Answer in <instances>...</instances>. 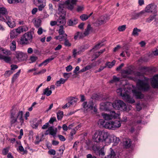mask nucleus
<instances>
[{
    "mask_svg": "<svg viewBox=\"0 0 158 158\" xmlns=\"http://www.w3.org/2000/svg\"><path fill=\"white\" fill-rule=\"evenodd\" d=\"M34 32L28 31L24 34L21 38L19 42L22 45L28 44L31 43L33 38Z\"/></svg>",
    "mask_w": 158,
    "mask_h": 158,
    "instance_id": "nucleus-1",
    "label": "nucleus"
},
{
    "mask_svg": "<svg viewBox=\"0 0 158 158\" xmlns=\"http://www.w3.org/2000/svg\"><path fill=\"white\" fill-rule=\"evenodd\" d=\"M94 103L93 101L84 102L82 104V106L85 113H87L91 111L94 109V111L96 113L97 111V109L95 106H94Z\"/></svg>",
    "mask_w": 158,
    "mask_h": 158,
    "instance_id": "nucleus-2",
    "label": "nucleus"
},
{
    "mask_svg": "<svg viewBox=\"0 0 158 158\" xmlns=\"http://www.w3.org/2000/svg\"><path fill=\"white\" fill-rule=\"evenodd\" d=\"M122 91L123 89L122 88H120L116 90L117 93H120V95L122 97V98L126 102L131 104L135 102V100L129 95L128 92H125V93H123Z\"/></svg>",
    "mask_w": 158,
    "mask_h": 158,
    "instance_id": "nucleus-3",
    "label": "nucleus"
},
{
    "mask_svg": "<svg viewBox=\"0 0 158 158\" xmlns=\"http://www.w3.org/2000/svg\"><path fill=\"white\" fill-rule=\"evenodd\" d=\"M112 104L113 107L115 109L123 111H126L127 109L126 104L121 100H116Z\"/></svg>",
    "mask_w": 158,
    "mask_h": 158,
    "instance_id": "nucleus-4",
    "label": "nucleus"
},
{
    "mask_svg": "<svg viewBox=\"0 0 158 158\" xmlns=\"http://www.w3.org/2000/svg\"><path fill=\"white\" fill-rule=\"evenodd\" d=\"M104 133V131L100 130L96 131L93 136V141L96 143L103 142V136H106Z\"/></svg>",
    "mask_w": 158,
    "mask_h": 158,
    "instance_id": "nucleus-5",
    "label": "nucleus"
},
{
    "mask_svg": "<svg viewBox=\"0 0 158 158\" xmlns=\"http://www.w3.org/2000/svg\"><path fill=\"white\" fill-rule=\"evenodd\" d=\"M137 85L139 89L144 91H147L150 89L148 83L143 80H139L137 82Z\"/></svg>",
    "mask_w": 158,
    "mask_h": 158,
    "instance_id": "nucleus-6",
    "label": "nucleus"
},
{
    "mask_svg": "<svg viewBox=\"0 0 158 158\" xmlns=\"http://www.w3.org/2000/svg\"><path fill=\"white\" fill-rule=\"evenodd\" d=\"M102 115L105 120H108L113 118H115L119 116V114L116 113L114 111H111L110 114L102 113Z\"/></svg>",
    "mask_w": 158,
    "mask_h": 158,
    "instance_id": "nucleus-7",
    "label": "nucleus"
},
{
    "mask_svg": "<svg viewBox=\"0 0 158 158\" xmlns=\"http://www.w3.org/2000/svg\"><path fill=\"white\" fill-rule=\"evenodd\" d=\"M6 19L3 18V20L5 22L8 26L10 28H13L15 26V20L11 17L8 16H6Z\"/></svg>",
    "mask_w": 158,
    "mask_h": 158,
    "instance_id": "nucleus-8",
    "label": "nucleus"
},
{
    "mask_svg": "<svg viewBox=\"0 0 158 158\" xmlns=\"http://www.w3.org/2000/svg\"><path fill=\"white\" fill-rule=\"evenodd\" d=\"M112 103L108 102H102L100 104V109L105 111H110L113 107Z\"/></svg>",
    "mask_w": 158,
    "mask_h": 158,
    "instance_id": "nucleus-9",
    "label": "nucleus"
},
{
    "mask_svg": "<svg viewBox=\"0 0 158 158\" xmlns=\"http://www.w3.org/2000/svg\"><path fill=\"white\" fill-rule=\"evenodd\" d=\"M156 6L151 3L148 5L145 8V12L149 13H155L156 12Z\"/></svg>",
    "mask_w": 158,
    "mask_h": 158,
    "instance_id": "nucleus-10",
    "label": "nucleus"
},
{
    "mask_svg": "<svg viewBox=\"0 0 158 158\" xmlns=\"http://www.w3.org/2000/svg\"><path fill=\"white\" fill-rule=\"evenodd\" d=\"M57 132V128H54L53 126H51L49 127L48 130H47L45 133L44 135H45L49 134L52 135L53 137H55L56 134Z\"/></svg>",
    "mask_w": 158,
    "mask_h": 158,
    "instance_id": "nucleus-11",
    "label": "nucleus"
},
{
    "mask_svg": "<svg viewBox=\"0 0 158 158\" xmlns=\"http://www.w3.org/2000/svg\"><path fill=\"white\" fill-rule=\"evenodd\" d=\"M15 55L16 58L19 61L24 60L27 57L26 53L19 51L15 52Z\"/></svg>",
    "mask_w": 158,
    "mask_h": 158,
    "instance_id": "nucleus-12",
    "label": "nucleus"
},
{
    "mask_svg": "<svg viewBox=\"0 0 158 158\" xmlns=\"http://www.w3.org/2000/svg\"><path fill=\"white\" fill-rule=\"evenodd\" d=\"M151 83L153 88L158 89V74H156L153 77Z\"/></svg>",
    "mask_w": 158,
    "mask_h": 158,
    "instance_id": "nucleus-13",
    "label": "nucleus"
},
{
    "mask_svg": "<svg viewBox=\"0 0 158 158\" xmlns=\"http://www.w3.org/2000/svg\"><path fill=\"white\" fill-rule=\"evenodd\" d=\"M65 14L64 11H63L62 15H60L59 18L57 20V22L58 25L62 24L64 25L66 23L65 19Z\"/></svg>",
    "mask_w": 158,
    "mask_h": 158,
    "instance_id": "nucleus-14",
    "label": "nucleus"
},
{
    "mask_svg": "<svg viewBox=\"0 0 158 158\" xmlns=\"http://www.w3.org/2000/svg\"><path fill=\"white\" fill-rule=\"evenodd\" d=\"M3 49V48L0 47V59L3 60L6 63H8L11 61V58L10 57L5 56L2 54Z\"/></svg>",
    "mask_w": 158,
    "mask_h": 158,
    "instance_id": "nucleus-15",
    "label": "nucleus"
},
{
    "mask_svg": "<svg viewBox=\"0 0 158 158\" xmlns=\"http://www.w3.org/2000/svg\"><path fill=\"white\" fill-rule=\"evenodd\" d=\"M132 92L133 95L137 99H142L144 97L143 94L141 92L138 91L136 90H133Z\"/></svg>",
    "mask_w": 158,
    "mask_h": 158,
    "instance_id": "nucleus-16",
    "label": "nucleus"
},
{
    "mask_svg": "<svg viewBox=\"0 0 158 158\" xmlns=\"http://www.w3.org/2000/svg\"><path fill=\"white\" fill-rule=\"evenodd\" d=\"M106 22L105 18L103 16H101L95 22V24L97 26H99Z\"/></svg>",
    "mask_w": 158,
    "mask_h": 158,
    "instance_id": "nucleus-17",
    "label": "nucleus"
},
{
    "mask_svg": "<svg viewBox=\"0 0 158 158\" xmlns=\"http://www.w3.org/2000/svg\"><path fill=\"white\" fill-rule=\"evenodd\" d=\"M17 118L15 115V113L12 112L11 114L10 122L11 125L15 123L17 121Z\"/></svg>",
    "mask_w": 158,
    "mask_h": 158,
    "instance_id": "nucleus-18",
    "label": "nucleus"
},
{
    "mask_svg": "<svg viewBox=\"0 0 158 158\" xmlns=\"http://www.w3.org/2000/svg\"><path fill=\"white\" fill-rule=\"evenodd\" d=\"M67 35L66 34H64V35H59L56 36L54 38L56 40H58L60 41H62L64 40L67 38Z\"/></svg>",
    "mask_w": 158,
    "mask_h": 158,
    "instance_id": "nucleus-19",
    "label": "nucleus"
},
{
    "mask_svg": "<svg viewBox=\"0 0 158 158\" xmlns=\"http://www.w3.org/2000/svg\"><path fill=\"white\" fill-rule=\"evenodd\" d=\"M77 19L76 18L69 19L67 22V23L69 26H73L77 24Z\"/></svg>",
    "mask_w": 158,
    "mask_h": 158,
    "instance_id": "nucleus-20",
    "label": "nucleus"
},
{
    "mask_svg": "<svg viewBox=\"0 0 158 158\" xmlns=\"http://www.w3.org/2000/svg\"><path fill=\"white\" fill-rule=\"evenodd\" d=\"M121 123L119 121L116 120L113 121V130H115L117 128L120 127L121 126Z\"/></svg>",
    "mask_w": 158,
    "mask_h": 158,
    "instance_id": "nucleus-21",
    "label": "nucleus"
},
{
    "mask_svg": "<svg viewBox=\"0 0 158 158\" xmlns=\"http://www.w3.org/2000/svg\"><path fill=\"white\" fill-rule=\"evenodd\" d=\"M145 13V11H142L138 13H135L132 15V19H136L139 18V17L141 16L142 15Z\"/></svg>",
    "mask_w": 158,
    "mask_h": 158,
    "instance_id": "nucleus-22",
    "label": "nucleus"
},
{
    "mask_svg": "<svg viewBox=\"0 0 158 158\" xmlns=\"http://www.w3.org/2000/svg\"><path fill=\"white\" fill-rule=\"evenodd\" d=\"M104 134L106 135V136H103V142H105L106 143H110V139H109V133L107 132L104 131Z\"/></svg>",
    "mask_w": 158,
    "mask_h": 158,
    "instance_id": "nucleus-23",
    "label": "nucleus"
},
{
    "mask_svg": "<svg viewBox=\"0 0 158 158\" xmlns=\"http://www.w3.org/2000/svg\"><path fill=\"white\" fill-rule=\"evenodd\" d=\"M110 153L109 155L105 157V158H116V155L114 151L111 148H110Z\"/></svg>",
    "mask_w": 158,
    "mask_h": 158,
    "instance_id": "nucleus-24",
    "label": "nucleus"
},
{
    "mask_svg": "<svg viewBox=\"0 0 158 158\" xmlns=\"http://www.w3.org/2000/svg\"><path fill=\"white\" fill-rule=\"evenodd\" d=\"M92 28L91 27V25L90 24L88 25L86 28L85 29V31L84 33V36H87L88 35L90 31H92Z\"/></svg>",
    "mask_w": 158,
    "mask_h": 158,
    "instance_id": "nucleus-25",
    "label": "nucleus"
},
{
    "mask_svg": "<svg viewBox=\"0 0 158 158\" xmlns=\"http://www.w3.org/2000/svg\"><path fill=\"white\" fill-rule=\"evenodd\" d=\"M113 121L106 122L105 128L113 130Z\"/></svg>",
    "mask_w": 158,
    "mask_h": 158,
    "instance_id": "nucleus-26",
    "label": "nucleus"
},
{
    "mask_svg": "<svg viewBox=\"0 0 158 158\" xmlns=\"http://www.w3.org/2000/svg\"><path fill=\"white\" fill-rule=\"evenodd\" d=\"M8 12L6 9L3 7H0V16L6 15L7 14Z\"/></svg>",
    "mask_w": 158,
    "mask_h": 158,
    "instance_id": "nucleus-27",
    "label": "nucleus"
},
{
    "mask_svg": "<svg viewBox=\"0 0 158 158\" xmlns=\"http://www.w3.org/2000/svg\"><path fill=\"white\" fill-rule=\"evenodd\" d=\"M52 93V91H51V90H50L49 88L48 87L44 90L42 95H46L47 96H48L51 95Z\"/></svg>",
    "mask_w": 158,
    "mask_h": 158,
    "instance_id": "nucleus-28",
    "label": "nucleus"
},
{
    "mask_svg": "<svg viewBox=\"0 0 158 158\" xmlns=\"http://www.w3.org/2000/svg\"><path fill=\"white\" fill-rule=\"evenodd\" d=\"M17 115V116H16V117L17 118L19 119L20 120V122L21 123H23V112L21 111H19Z\"/></svg>",
    "mask_w": 158,
    "mask_h": 158,
    "instance_id": "nucleus-29",
    "label": "nucleus"
},
{
    "mask_svg": "<svg viewBox=\"0 0 158 158\" xmlns=\"http://www.w3.org/2000/svg\"><path fill=\"white\" fill-rule=\"evenodd\" d=\"M67 80V79H64L63 78H60L59 81L56 82V85L57 86H60L61 84H64Z\"/></svg>",
    "mask_w": 158,
    "mask_h": 158,
    "instance_id": "nucleus-30",
    "label": "nucleus"
},
{
    "mask_svg": "<svg viewBox=\"0 0 158 158\" xmlns=\"http://www.w3.org/2000/svg\"><path fill=\"white\" fill-rule=\"evenodd\" d=\"M124 144L126 148H130L131 145V141L130 139H127L124 142Z\"/></svg>",
    "mask_w": 158,
    "mask_h": 158,
    "instance_id": "nucleus-31",
    "label": "nucleus"
},
{
    "mask_svg": "<svg viewBox=\"0 0 158 158\" xmlns=\"http://www.w3.org/2000/svg\"><path fill=\"white\" fill-rule=\"evenodd\" d=\"M64 115V113L63 111L59 110L57 113V119L58 120L62 119Z\"/></svg>",
    "mask_w": 158,
    "mask_h": 158,
    "instance_id": "nucleus-32",
    "label": "nucleus"
},
{
    "mask_svg": "<svg viewBox=\"0 0 158 158\" xmlns=\"http://www.w3.org/2000/svg\"><path fill=\"white\" fill-rule=\"evenodd\" d=\"M116 61L115 60H113L111 62H108L106 63V66L109 68H112L114 66L115 63Z\"/></svg>",
    "mask_w": 158,
    "mask_h": 158,
    "instance_id": "nucleus-33",
    "label": "nucleus"
},
{
    "mask_svg": "<svg viewBox=\"0 0 158 158\" xmlns=\"http://www.w3.org/2000/svg\"><path fill=\"white\" fill-rule=\"evenodd\" d=\"M21 72V69H19L18 71L15 74H14L12 78V82L13 83L15 81L16 79L19 75L20 73Z\"/></svg>",
    "mask_w": 158,
    "mask_h": 158,
    "instance_id": "nucleus-34",
    "label": "nucleus"
},
{
    "mask_svg": "<svg viewBox=\"0 0 158 158\" xmlns=\"http://www.w3.org/2000/svg\"><path fill=\"white\" fill-rule=\"evenodd\" d=\"M18 35V33L15 29L13 30L10 32V37L11 39L16 37Z\"/></svg>",
    "mask_w": 158,
    "mask_h": 158,
    "instance_id": "nucleus-35",
    "label": "nucleus"
},
{
    "mask_svg": "<svg viewBox=\"0 0 158 158\" xmlns=\"http://www.w3.org/2000/svg\"><path fill=\"white\" fill-rule=\"evenodd\" d=\"M141 31V29H138L137 27H135L133 30L132 34V35L134 36H138L139 35L138 32H140Z\"/></svg>",
    "mask_w": 158,
    "mask_h": 158,
    "instance_id": "nucleus-36",
    "label": "nucleus"
},
{
    "mask_svg": "<svg viewBox=\"0 0 158 158\" xmlns=\"http://www.w3.org/2000/svg\"><path fill=\"white\" fill-rule=\"evenodd\" d=\"M10 50L11 51H15L16 48V42L14 40L12 41L11 44H10Z\"/></svg>",
    "mask_w": 158,
    "mask_h": 158,
    "instance_id": "nucleus-37",
    "label": "nucleus"
},
{
    "mask_svg": "<svg viewBox=\"0 0 158 158\" xmlns=\"http://www.w3.org/2000/svg\"><path fill=\"white\" fill-rule=\"evenodd\" d=\"M120 80L119 77H116L114 75L113 77V79L110 81V83H113L114 82H116Z\"/></svg>",
    "mask_w": 158,
    "mask_h": 158,
    "instance_id": "nucleus-38",
    "label": "nucleus"
},
{
    "mask_svg": "<svg viewBox=\"0 0 158 158\" xmlns=\"http://www.w3.org/2000/svg\"><path fill=\"white\" fill-rule=\"evenodd\" d=\"M2 53L6 55V56H7L11 54V52L10 50L3 48V51H2Z\"/></svg>",
    "mask_w": 158,
    "mask_h": 158,
    "instance_id": "nucleus-39",
    "label": "nucleus"
},
{
    "mask_svg": "<svg viewBox=\"0 0 158 158\" xmlns=\"http://www.w3.org/2000/svg\"><path fill=\"white\" fill-rule=\"evenodd\" d=\"M156 15H150L149 18L147 19L146 22L148 23H150L151 21L155 19Z\"/></svg>",
    "mask_w": 158,
    "mask_h": 158,
    "instance_id": "nucleus-40",
    "label": "nucleus"
},
{
    "mask_svg": "<svg viewBox=\"0 0 158 158\" xmlns=\"http://www.w3.org/2000/svg\"><path fill=\"white\" fill-rule=\"evenodd\" d=\"M41 21L40 19L35 20L34 23L35 27L36 28H39L41 25Z\"/></svg>",
    "mask_w": 158,
    "mask_h": 158,
    "instance_id": "nucleus-41",
    "label": "nucleus"
},
{
    "mask_svg": "<svg viewBox=\"0 0 158 158\" xmlns=\"http://www.w3.org/2000/svg\"><path fill=\"white\" fill-rule=\"evenodd\" d=\"M58 33L59 35H64V34H66L65 33V31L64 30V27L63 25H61L58 31Z\"/></svg>",
    "mask_w": 158,
    "mask_h": 158,
    "instance_id": "nucleus-42",
    "label": "nucleus"
},
{
    "mask_svg": "<svg viewBox=\"0 0 158 158\" xmlns=\"http://www.w3.org/2000/svg\"><path fill=\"white\" fill-rule=\"evenodd\" d=\"M76 130L75 129L73 128L72 130L70 132L71 136L69 138V140H72L73 139V135L76 134Z\"/></svg>",
    "mask_w": 158,
    "mask_h": 158,
    "instance_id": "nucleus-43",
    "label": "nucleus"
},
{
    "mask_svg": "<svg viewBox=\"0 0 158 158\" xmlns=\"http://www.w3.org/2000/svg\"><path fill=\"white\" fill-rule=\"evenodd\" d=\"M46 0H34V2L36 6L39 5V4L44 3V2Z\"/></svg>",
    "mask_w": 158,
    "mask_h": 158,
    "instance_id": "nucleus-44",
    "label": "nucleus"
},
{
    "mask_svg": "<svg viewBox=\"0 0 158 158\" xmlns=\"http://www.w3.org/2000/svg\"><path fill=\"white\" fill-rule=\"evenodd\" d=\"M126 28V25H123L119 26L118 27V30L119 31H123L125 30Z\"/></svg>",
    "mask_w": 158,
    "mask_h": 158,
    "instance_id": "nucleus-45",
    "label": "nucleus"
},
{
    "mask_svg": "<svg viewBox=\"0 0 158 158\" xmlns=\"http://www.w3.org/2000/svg\"><path fill=\"white\" fill-rule=\"evenodd\" d=\"M106 122L103 119H100L98 121V124H100L101 126L105 127V125L106 123Z\"/></svg>",
    "mask_w": 158,
    "mask_h": 158,
    "instance_id": "nucleus-46",
    "label": "nucleus"
},
{
    "mask_svg": "<svg viewBox=\"0 0 158 158\" xmlns=\"http://www.w3.org/2000/svg\"><path fill=\"white\" fill-rule=\"evenodd\" d=\"M9 150V147L3 148L2 150V153L3 155H6L8 152Z\"/></svg>",
    "mask_w": 158,
    "mask_h": 158,
    "instance_id": "nucleus-47",
    "label": "nucleus"
},
{
    "mask_svg": "<svg viewBox=\"0 0 158 158\" xmlns=\"http://www.w3.org/2000/svg\"><path fill=\"white\" fill-rule=\"evenodd\" d=\"M38 59V57L33 56H31L30 57V60L31 62L30 63H32L35 62Z\"/></svg>",
    "mask_w": 158,
    "mask_h": 158,
    "instance_id": "nucleus-48",
    "label": "nucleus"
},
{
    "mask_svg": "<svg viewBox=\"0 0 158 158\" xmlns=\"http://www.w3.org/2000/svg\"><path fill=\"white\" fill-rule=\"evenodd\" d=\"M8 2L10 4L19 2H22L23 0H8Z\"/></svg>",
    "mask_w": 158,
    "mask_h": 158,
    "instance_id": "nucleus-49",
    "label": "nucleus"
},
{
    "mask_svg": "<svg viewBox=\"0 0 158 158\" xmlns=\"http://www.w3.org/2000/svg\"><path fill=\"white\" fill-rule=\"evenodd\" d=\"M80 18L82 21H85L88 18V15L86 14L82 15L80 16Z\"/></svg>",
    "mask_w": 158,
    "mask_h": 158,
    "instance_id": "nucleus-50",
    "label": "nucleus"
},
{
    "mask_svg": "<svg viewBox=\"0 0 158 158\" xmlns=\"http://www.w3.org/2000/svg\"><path fill=\"white\" fill-rule=\"evenodd\" d=\"M132 71L130 69H128L126 70H123V74H131L132 73Z\"/></svg>",
    "mask_w": 158,
    "mask_h": 158,
    "instance_id": "nucleus-51",
    "label": "nucleus"
},
{
    "mask_svg": "<svg viewBox=\"0 0 158 158\" xmlns=\"http://www.w3.org/2000/svg\"><path fill=\"white\" fill-rule=\"evenodd\" d=\"M13 73V72L11 70L6 71L4 75L6 77H8Z\"/></svg>",
    "mask_w": 158,
    "mask_h": 158,
    "instance_id": "nucleus-52",
    "label": "nucleus"
},
{
    "mask_svg": "<svg viewBox=\"0 0 158 158\" xmlns=\"http://www.w3.org/2000/svg\"><path fill=\"white\" fill-rule=\"evenodd\" d=\"M120 139L119 138H117L115 136L114 141H113L114 142L113 145H116L119 142Z\"/></svg>",
    "mask_w": 158,
    "mask_h": 158,
    "instance_id": "nucleus-53",
    "label": "nucleus"
},
{
    "mask_svg": "<svg viewBox=\"0 0 158 158\" xmlns=\"http://www.w3.org/2000/svg\"><path fill=\"white\" fill-rule=\"evenodd\" d=\"M64 41V44L65 46L69 47L71 46V43L69 42V40L67 39V38Z\"/></svg>",
    "mask_w": 158,
    "mask_h": 158,
    "instance_id": "nucleus-54",
    "label": "nucleus"
},
{
    "mask_svg": "<svg viewBox=\"0 0 158 158\" xmlns=\"http://www.w3.org/2000/svg\"><path fill=\"white\" fill-rule=\"evenodd\" d=\"M37 6H38L39 10V11H42L45 6V4L44 3H42V4H39Z\"/></svg>",
    "mask_w": 158,
    "mask_h": 158,
    "instance_id": "nucleus-55",
    "label": "nucleus"
},
{
    "mask_svg": "<svg viewBox=\"0 0 158 158\" xmlns=\"http://www.w3.org/2000/svg\"><path fill=\"white\" fill-rule=\"evenodd\" d=\"M101 43H99L96 45L95 46L91 49V51H92L94 49L97 50L99 49L102 45H101Z\"/></svg>",
    "mask_w": 158,
    "mask_h": 158,
    "instance_id": "nucleus-56",
    "label": "nucleus"
},
{
    "mask_svg": "<svg viewBox=\"0 0 158 158\" xmlns=\"http://www.w3.org/2000/svg\"><path fill=\"white\" fill-rule=\"evenodd\" d=\"M56 121V118L55 117H51L50 118V119L48 123H49V124L50 123L51 124H53V123L55 121Z\"/></svg>",
    "mask_w": 158,
    "mask_h": 158,
    "instance_id": "nucleus-57",
    "label": "nucleus"
},
{
    "mask_svg": "<svg viewBox=\"0 0 158 158\" xmlns=\"http://www.w3.org/2000/svg\"><path fill=\"white\" fill-rule=\"evenodd\" d=\"M15 31L17 32L18 34L19 35V34L21 33V32H23L22 31V28L21 27H18L17 28L15 29Z\"/></svg>",
    "mask_w": 158,
    "mask_h": 158,
    "instance_id": "nucleus-58",
    "label": "nucleus"
},
{
    "mask_svg": "<svg viewBox=\"0 0 158 158\" xmlns=\"http://www.w3.org/2000/svg\"><path fill=\"white\" fill-rule=\"evenodd\" d=\"M109 136L110 143L114 141L115 136L114 135H110L109 134Z\"/></svg>",
    "mask_w": 158,
    "mask_h": 158,
    "instance_id": "nucleus-59",
    "label": "nucleus"
},
{
    "mask_svg": "<svg viewBox=\"0 0 158 158\" xmlns=\"http://www.w3.org/2000/svg\"><path fill=\"white\" fill-rule=\"evenodd\" d=\"M50 155H55L56 154V151L54 149L50 150L48 152Z\"/></svg>",
    "mask_w": 158,
    "mask_h": 158,
    "instance_id": "nucleus-60",
    "label": "nucleus"
},
{
    "mask_svg": "<svg viewBox=\"0 0 158 158\" xmlns=\"http://www.w3.org/2000/svg\"><path fill=\"white\" fill-rule=\"evenodd\" d=\"M46 69H42L41 71L38 72L37 73H34V75H35L39 74L41 73H44L45 72H46Z\"/></svg>",
    "mask_w": 158,
    "mask_h": 158,
    "instance_id": "nucleus-61",
    "label": "nucleus"
},
{
    "mask_svg": "<svg viewBox=\"0 0 158 158\" xmlns=\"http://www.w3.org/2000/svg\"><path fill=\"white\" fill-rule=\"evenodd\" d=\"M49 123H47L44 124L42 127L41 129H46L49 127Z\"/></svg>",
    "mask_w": 158,
    "mask_h": 158,
    "instance_id": "nucleus-62",
    "label": "nucleus"
},
{
    "mask_svg": "<svg viewBox=\"0 0 158 158\" xmlns=\"http://www.w3.org/2000/svg\"><path fill=\"white\" fill-rule=\"evenodd\" d=\"M19 150H20V152H23L24 153H27V151L26 150H24L23 148L22 145L19 146Z\"/></svg>",
    "mask_w": 158,
    "mask_h": 158,
    "instance_id": "nucleus-63",
    "label": "nucleus"
},
{
    "mask_svg": "<svg viewBox=\"0 0 158 158\" xmlns=\"http://www.w3.org/2000/svg\"><path fill=\"white\" fill-rule=\"evenodd\" d=\"M58 137L62 141H64L66 139L62 135H58Z\"/></svg>",
    "mask_w": 158,
    "mask_h": 158,
    "instance_id": "nucleus-64",
    "label": "nucleus"
}]
</instances>
